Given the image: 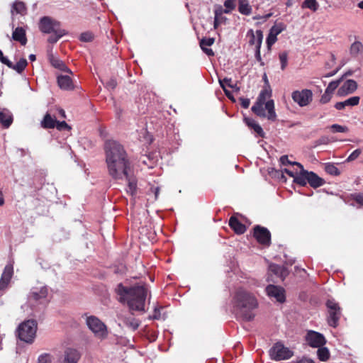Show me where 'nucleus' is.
I'll return each instance as SVG.
<instances>
[{
	"label": "nucleus",
	"mask_w": 363,
	"mask_h": 363,
	"mask_svg": "<svg viewBox=\"0 0 363 363\" xmlns=\"http://www.w3.org/2000/svg\"><path fill=\"white\" fill-rule=\"evenodd\" d=\"M106 162L109 175L115 179H125L130 194L136 190V182L130 177V162L123 147L115 140H108L104 145Z\"/></svg>",
	"instance_id": "1"
},
{
	"label": "nucleus",
	"mask_w": 363,
	"mask_h": 363,
	"mask_svg": "<svg viewBox=\"0 0 363 363\" xmlns=\"http://www.w3.org/2000/svg\"><path fill=\"white\" fill-rule=\"evenodd\" d=\"M116 292L121 303H127L131 311H143L145 310V302L148 289L144 284L125 286L118 284Z\"/></svg>",
	"instance_id": "2"
},
{
	"label": "nucleus",
	"mask_w": 363,
	"mask_h": 363,
	"mask_svg": "<svg viewBox=\"0 0 363 363\" xmlns=\"http://www.w3.org/2000/svg\"><path fill=\"white\" fill-rule=\"evenodd\" d=\"M233 306L245 320L254 318L252 310L257 308V302L255 296L242 289H239L233 297Z\"/></svg>",
	"instance_id": "3"
},
{
	"label": "nucleus",
	"mask_w": 363,
	"mask_h": 363,
	"mask_svg": "<svg viewBox=\"0 0 363 363\" xmlns=\"http://www.w3.org/2000/svg\"><path fill=\"white\" fill-rule=\"evenodd\" d=\"M49 289L47 286H33L30 289L27 298V306L35 309L38 305H45L48 303Z\"/></svg>",
	"instance_id": "4"
},
{
	"label": "nucleus",
	"mask_w": 363,
	"mask_h": 363,
	"mask_svg": "<svg viewBox=\"0 0 363 363\" xmlns=\"http://www.w3.org/2000/svg\"><path fill=\"white\" fill-rule=\"evenodd\" d=\"M37 327V322L35 320H28L21 323L17 330L19 339L28 344L33 343L36 335Z\"/></svg>",
	"instance_id": "5"
},
{
	"label": "nucleus",
	"mask_w": 363,
	"mask_h": 363,
	"mask_svg": "<svg viewBox=\"0 0 363 363\" xmlns=\"http://www.w3.org/2000/svg\"><path fill=\"white\" fill-rule=\"evenodd\" d=\"M86 323L89 329L96 337L103 340L107 337V328L97 317L94 315L87 317Z\"/></svg>",
	"instance_id": "6"
},
{
	"label": "nucleus",
	"mask_w": 363,
	"mask_h": 363,
	"mask_svg": "<svg viewBox=\"0 0 363 363\" xmlns=\"http://www.w3.org/2000/svg\"><path fill=\"white\" fill-rule=\"evenodd\" d=\"M326 306L328 312V323L330 326L336 328L342 315L341 308L334 299H328Z\"/></svg>",
	"instance_id": "7"
},
{
	"label": "nucleus",
	"mask_w": 363,
	"mask_h": 363,
	"mask_svg": "<svg viewBox=\"0 0 363 363\" xmlns=\"http://www.w3.org/2000/svg\"><path fill=\"white\" fill-rule=\"evenodd\" d=\"M269 352L271 359L276 361L289 359L294 354V352L289 348L285 347L281 342L275 343Z\"/></svg>",
	"instance_id": "8"
},
{
	"label": "nucleus",
	"mask_w": 363,
	"mask_h": 363,
	"mask_svg": "<svg viewBox=\"0 0 363 363\" xmlns=\"http://www.w3.org/2000/svg\"><path fill=\"white\" fill-rule=\"evenodd\" d=\"M313 92L308 89L296 90L291 93L293 101L301 107L308 106L313 101Z\"/></svg>",
	"instance_id": "9"
},
{
	"label": "nucleus",
	"mask_w": 363,
	"mask_h": 363,
	"mask_svg": "<svg viewBox=\"0 0 363 363\" xmlns=\"http://www.w3.org/2000/svg\"><path fill=\"white\" fill-rule=\"evenodd\" d=\"M39 29L44 33H59L60 23L48 16H44L40 18L39 22Z\"/></svg>",
	"instance_id": "10"
},
{
	"label": "nucleus",
	"mask_w": 363,
	"mask_h": 363,
	"mask_svg": "<svg viewBox=\"0 0 363 363\" xmlns=\"http://www.w3.org/2000/svg\"><path fill=\"white\" fill-rule=\"evenodd\" d=\"M306 341L311 347H320L323 346L326 340L323 335L320 333L309 330L306 335Z\"/></svg>",
	"instance_id": "11"
},
{
	"label": "nucleus",
	"mask_w": 363,
	"mask_h": 363,
	"mask_svg": "<svg viewBox=\"0 0 363 363\" xmlns=\"http://www.w3.org/2000/svg\"><path fill=\"white\" fill-rule=\"evenodd\" d=\"M254 236L260 244L269 245L270 243L271 235L266 228L259 225L255 226L254 228Z\"/></svg>",
	"instance_id": "12"
},
{
	"label": "nucleus",
	"mask_w": 363,
	"mask_h": 363,
	"mask_svg": "<svg viewBox=\"0 0 363 363\" xmlns=\"http://www.w3.org/2000/svg\"><path fill=\"white\" fill-rule=\"evenodd\" d=\"M13 274V267L12 264H6L0 279V294L6 290L11 281Z\"/></svg>",
	"instance_id": "13"
},
{
	"label": "nucleus",
	"mask_w": 363,
	"mask_h": 363,
	"mask_svg": "<svg viewBox=\"0 0 363 363\" xmlns=\"http://www.w3.org/2000/svg\"><path fill=\"white\" fill-rule=\"evenodd\" d=\"M266 292L270 298H274L279 303L285 301L284 289L278 286L269 285L266 288Z\"/></svg>",
	"instance_id": "14"
},
{
	"label": "nucleus",
	"mask_w": 363,
	"mask_h": 363,
	"mask_svg": "<svg viewBox=\"0 0 363 363\" xmlns=\"http://www.w3.org/2000/svg\"><path fill=\"white\" fill-rule=\"evenodd\" d=\"M246 37L248 38V43L250 45H254L255 49L261 48L263 33L261 30H257L255 32L252 29H250L246 34Z\"/></svg>",
	"instance_id": "15"
},
{
	"label": "nucleus",
	"mask_w": 363,
	"mask_h": 363,
	"mask_svg": "<svg viewBox=\"0 0 363 363\" xmlns=\"http://www.w3.org/2000/svg\"><path fill=\"white\" fill-rule=\"evenodd\" d=\"M357 88V82L353 79H348L338 89L337 95L345 96L353 93Z\"/></svg>",
	"instance_id": "16"
},
{
	"label": "nucleus",
	"mask_w": 363,
	"mask_h": 363,
	"mask_svg": "<svg viewBox=\"0 0 363 363\" xmlns=\"http://www.w3.org/2000/svg\"><path fill=\"white\" fill-rule=\"evenodd\" d=\"M294 164L300 168V172L296 174V177H294V182L303 186H306L308 183V178L307 174H309V172L305 170L301 163L295 162Z\"/></svg>",
	"instance_id": "17"
},
{
	"label": "nucleus",
	"mask_w": 363,
	"mask_h": 363,
	"mask_svg": "<svg viewBox=\"0 0 363 363\" xmlns=\"http://www.w3.org/2000/svg\"><path fill=\"white\" fill-rule=\"evenodd\" d=\"M13 123V115L9 110L0 108V124L5 128H8Z\"/></svg>",
	"instance_id": "18"
},
{
	"label": "nucleus",
	"mask_w": 363,
	"mask_h": 363,
	"mask_svg": "<svg viewBox=\"0 0 363 363\" xmlns=\"http://www.w3.org/2000/svg\"><path fill=\"white\" fill-rule=\"evenodd\" d=\"M224 13L223 9L221 6H218L215 9L213 23V27L215 29H217L220 25L226 23L228 18L223 16Z\"/></svg>",
	"instance_id": "19"
},
{
	"label": "nucleus",
	"mask_w": 363,
	"mask_h": 363,
	"mask_svg": "<svg viewBox=\"0 0 363 363\" xmlns=\"http://www.w3.org/2000/svg\"><path fill=\"white\" fill-rule=\"evenodd\" d=\"M57 84L61 89L72 90L74 89L73 82L68 75L57 76Z\"/></svg>",
	"instance_id": "20"
},
{
	"label": "nucleus",
	"mask_w": 363,
	"mask_h": 363,
	"mask_svg": "<svg viewBox=\"0 0 363 363\" xmlns=\"http://www.w3.org/2000/svg\"><path fill=\"white\" fill-rule=\"evenodd\" d=\"M359 100V96H355L350 97L344 101L337 102L334 106L337 110H343L346 106H355L358 105Z\"/></svg>",
	"instance_id": "21"
},
{
	"label": "nucleus",
	"mask_w": 363,
	"mask_h": 363,
	"mask_svg": "<svg viewBox=\"0 0 363 363\" xmlns=\"http://www.w3.org/2000/svg\"><path fill=\"white\" fill-rule=\"evenodd\" d=\"M229 225L237 234H242L246 230L245 226L234 216L230 218Z\"/></svg>",
	"instance_id": "22"
},
{
	"label": "nucleus",
	"mask_w": 363,
	"mask_h": 363,
	"mask_svg": "<svg viewBox=\"0 0 363 363\" xmlns=\"http://www.w3.org/2000/svg\"><path fill=\"white\" fill-rule=\"evenodd\" d=\"M307 174L308 176V183L313 188H318L324 184L325 181L323 180V179L318 177L313 172H309V174Z\"/></svg>",
	"instance_id": "23"
},
{
	"label": "nucleus",
	"mask_w": 363,
	"mask_h": 363,
	"mask_svg": "<svg viewBox=\"0 0 363 363\" xmlns=\"http://www.w3.org/2000/svg\"><path fill=\"white\" fill-rule=\"evenodd\" d=\"M49 60L54 67L72 74L71 71L66 66L64 62L60 60L58 57L54 56L52 54L49 55Z\"/></svg>",
	"instance_id": "24"
},
{
	"label": "nucleus",
	"mask_w": 363,
	"mask_h": 363,
	"mask_svg": "<svg viewBox=\"0 0 363 363\" xmlns=\"http://www.w3.org/2000/svg\"><path fill=\"white\" fill-rule=\"evenodd\" d=\"M12 38L21 43V45H24L27 43L26 37V31L22 27H17L13 32Z\"/></svg>",
	"instance_id": "25"
},
{
	"label": "nucleus",
	"mask_w": 363,
	"mask_h": 363,
	"mask_svg": "<svg viewBox=\"0 0 363 363\" xmlns=\"http://www.w3.org/2000/svg\"><path fill=\"white\" fill-rule=\"evenodd\" d=\"M265 110L267 111V114L265 116L269 120L275 121L277 118V114L274 111V101L270 99L264 103Z\"/></svg>",
	"instance_id": "26"
},
{
	"label": "nucleus",
	"mask_w": 363,
	"mask_h": 363,
	"mask_svg": "<svg viewBox=\"0 0 363 363\" xmlns=\"http://www.w3.org/2000/svg\"><path fill=\"white\" fill-rule=\"evenodd\" d=\"M79 352L74 349H69L65 354V363H77L79 359Z\"/></svg>",
	"instance_id": "27"
},
{
	"label": "nucleus",
	"mask_w": 363,
	"mask_h": 363,
	"mask_svg": "<svg viewBox=\"0 0 363 363\" xmlns=\"http://www.w3.org/2000/svg\"><path fill=\"white\" fill-rule=\"evenodd\" d=\"M238 11L240 13L249 16L252 13V7L248 0H238Z\"/></svg>",
	"instance_id": "28"
},
{
	"label": "nucleus",
	"mask_w": 363,
	"mask_h": 363,
	"mask_svg": "<svg viewBox=\"0 0 363 363\" xmlns=\"http://www.w3.org/2000/svg\"><path fill=\"white\" fill-rule=\"evenodd\" d=\"M16 11V13L24 15L26 13V7L23 1H16L12 5L11 12Z\"/></svg>",
	"instance_id": "29"
},
{
	"label": "nucleus",
	"mask_w": 363,
	"mask_h": 363,
	"mask_svg": "<svg viewBox=\"0 0 363 363\" xmlns=\"http://www.w3.org/2000/svg\"><path fill=\"white\" fill-rule=\"evenodd\" d=\"M42 126L45 128H53L55 127L56 120L47 113L41 122Z\"/></svg>",
	"instance_id": "30"
},
{
	"label": "nucleus",
	"mask_w": 363,
	"mask_h": 363,
	"mask_svg": "<svg viewBox=\"0 0 363 363\" xmlns=\"http://www.w3.org/2000/svg\"><path fill=\"white\" fill-rule=\"evenodd\" d=\"M317 355L320 361L325 362L330 358V352L327 347L322 346L318 347Z\"/></svg>",
	"instance_id": "31"
},
{
	"label": "nucleus",
	"mask_w": 363,
	"mask_h": 363,
	"mask_svg": "<svg viewBox=\"0 0 363 363\" xmlns=\"http://www.w3.org/2000/svg\"><path fill=\"white\" fill-rule=\"evenodd\" d=\"M269 270L280 277H284L286 274L285 269L282 266L274 264L269 265Z\"/></svg>",
	"instance_id": "32"
},
{
	"label": "nucleus",
	"mask_w": 363,
	"mask_h": 363,
	"mask_svg": "<svg viewBox=\"0 0 363 363\" xmlns=\"http://www.w3.org/2000/svg\"><path fill=\"white\" fill-rule=\"evenodd\" d=\"M264 104V103L257 101L256 104L252 107V111L257 116L264 117L266 114L263 108Z\"/></svg>",
	"instance_id": "33"
},
{
	"label": "nucleus",
	"mask_w": 363,
	"mask_h": 363,
	"mask_svg": "<svg viewBox=\"0 0 363 363\" xmlns=\"http://www.w3.org/2000/svg\"><path fill=\"white\" fill-rule=\"evenodd\" d=\"M319 7V4L316 0H304L302 4V8L309 9L313 11H315L318 10Z\"/></svg>",
	"instance_id": "34"
},
{
	"label": "nucleus",
	"mask_w": 363,
	"mask_h": 363,
	"mask_svg": "<svg viewBox=\"0 0 363 363\" xmlns=\"http://www.w3.org/2000/svg\"><path fill=\"white\" fill-rule=\"evenodd\" d=\"M363 49V45L359 41L354 42L350 47V54L352 55H357Z\"/></svg>",
	"instance_id": "35"
},
{
	"label": "nucleus",
	"mask_w": 363,
	"mask_h": 363,
	"mask_svg": "<svg viewBox=\"0 0 363 363\" xmlns=\"http://www.w3.org/2000/svg\"><path fill=\"white\" fill-rule=\"evenodd\" d=\"M330 131L333 133H347L349 131V128L346 125H342L339 124H333L328 127Z\"/></svg>",
	"instance_id": "36"
},
{
	"label": "nucleus",
	"mask_w": 363,
	"mask_h": 363,
	"mask_svg": "<svg viewBox=\"0 0 363 363\" xmlns=\"http://www.w3.org/2000/svg\"><path fill=\"white\" fill-rule=\"evenodd\" d=\"M325 170L327 173L334 176H337L340 173L337 167L332 163H326L325 164Z\"/></svg>",
	"instance_id": "37"
},
{
	"label": "nucleus",
	"mask_w": 363,
	"mask_h": 363,
	"mask_svg": "<svg viewBox=\"0 0 363 363\" xmlns=\"http://www.w3.org/2000/svg\"><path fill=\"white\" fill-rule=\"evenodd\" d=\"M26 65L27 60L24 58H22L15 65L12 64V67L11 68H13L18 73H21L26 68Z\"/></svg>",
	"instance_id": "38"
},
{
	"label": "nucleus",
	"mask_w": 363,
	"mask_h": 363,
	"mask_svg": "<svg viewBox=\"0 0 363 363\" xmlns=\"http://www.w3.org/2000/svg\"><path fill=\"white\" fill-rule=\"evenodd\" d=\"M60 34L52 33V35L48 38V41L52 44L55 43L60 40V38H61L62 36H64L67 33L64 29H60Z\"/></svg>",
	"instance_id": "39"
},
{
	"label": "nucleus",
	"mask_w": 363,
	"mask_h": 363,
	"mask_svg": "<svg viewBox=\"0 0 363 363\" xmlns=\"http://www.w3.org/2000/svg\"><path fill=\"white\" fill-rule=\"evenodd\" d=\"M270 96H271V90L264 89L262 90V91L260 92V94L258 96V99H257V101L264 104L267 102L266 100L268 98H269Z\"/></svg>",
	"instance_id": "40"
},
{
	"label": "nucleus",
	"mask_w": 363,
	"mask_h": 363,
	"mask_svg": "<svg viewBox=\"0 0 363 363\" xmlns=\"http://www.w3.org/2000/svg\"><path fill=\"white\" fill-rule=\"evenodd\" d=\"M279 58L281 63V69L284 70L288 65V53L285 51L280 52Z\"/></svg>",
	"instance_id": "41"
},
{
	"label": "nucleus",
	"mask_w": 363,
	"mask_h": 363,
	"mask_svg": "<svg viewBox=\"0 0 363 363\" xmlns=\"http://www.w3.org/2000/svg\"><path fill=\"white\" fill-rule=\"evenodd\" d=\"M342 79V77L335 81H332L329 83L328 87L326 88L325 91L333 94L334 91L340 85L341 81Z\"/></svg>",
	"instance_id": "42"
},
{
	"label": "nucleus",
	"mask_w": 363,
	"mask_h": 363,
	"mask_svg": "<svg viewBox=\"0 0 363 363\" xmlns=\"http://www.w3.org/2000/svg\"><path fill=\"white\" fill-rule=\"evenodd\" d=\"M235 0H226L224 2V6L225 9H223L225 13H230L232 10L235 9Z\"/></svg>",
	"instance_id": "43"
},
{
	"label": "nucleus",
	"mask_w": 363,
	"mask_h": 363,
	"mask_svg": "<svg viewBox=\"0 0 363 363\" xmlns=\"http://www.w3.org/2000/svg\"><path fill=\"white\" fill-rule=\"evenodd\" d=\"M333 94L325 90L324 94L321 96L320 99V103L322 104H325L328 103L332 99Z\"/></svg>",
	"instance_id": "44"
},
{
	"label": "nucleus",
	"mask_w": 363,
	"mask_h": 363,
	"mask_svg": "<svg viewBox=\"0 0 363 363\" xmlns=\"http://www.w3.org/2000/svg\"><path fill=\"white\" fill-rule=\"evenodd\" d=\"M215 40L213 38H203L200 41V46L201 48L209 47L212 45L214 43Z\"/></svg>",
	"instance_id": "45"
},
{
	"label": "nucleus",
	"mask_w": 363,
	"mask_h": 363,
	"mask_svg": "<svg viewBox=\"0 0 363 363\" xmlns=\"http://www.w3.org/2000/svg\"><path fill=\"white\" fill-rule=\"evenodd\" d=\"M38 363H51L52 362L51 356L46 353L40 354L38 357Z\"/></svg>",
	"instance_id": "46"
},
{
	"label": "nucleus",
	"mask_w": 363,
	"mask_h": 363,
	"mask_svg": "<svg viewBox=\"0 0 363 363\" xmlns=\"http://www.w3.org/2000/svg\"><path fill=\"white\" fill-rule=\"evenodd\" d=\"M277 40V37L269 33L266 40L267 48L269 50L271 49V47L276 43Z\"/></svg>",
	"instance_id": "47"
},
{
	"label": "nucleus",
	"mask_w": 363,
	"mask_h": 363,
	"mask_svg": "<svg viewBox=\"0 0 363 363\" xmlns=\"http://www.w3.org/2000/svg\"><path fill=\"white\" fill-rule=\"evenodd\" d=\"M283 30V27H282V25H275V26H273L270 30H269V33L274 35H276L277 37V35L279 34H280Z\"/></svg>",
	"instance_id": "48"
},
{
	"label": "nucleus",
	"mask_w": 363,
	"mask_h": 363,
	"mask_svg": "<svg viewBox=\"0 0 363 363\" xmlns=\"http://www.w3.org/2000/svg\"><path fill=\"white\" fill-rule=\"evenodd\" d=\"M79 38L83 42H90L93 40L94 35L90 32H85L81 34Z\"/></svg>",
	"instance_id": "49"
},
{
	"label": "nucleus",
	"mask_w": 363,
	"mask_h": 363,
	"mask_svg": "<svg viewBox=\"0 0 363 363\" xmlns=\"http://www.w3.org/2000/svg\"><path fill=\"white\" fill-rule=\"evenodd\" d=\"M362 150L360 149H356L354 150L347 158V162H352L359 157L361 155Z\"/></svg>",
	"instance_id": "50"
},
{
	"label": "nucleus",
	"mask_w": 363,
	"mask_h": 363,
	"mask_svg": "<svg viewBox=\"0 0 363 363\" xmlns=\"http://www.w3.org/2000/svg\"><path fill=\"white\" fill-rule=\"evenodd\" d=\"M55 127L59 130H62L65 129H70L69 126L67 125V123L65 121L59 122L56 121Z\"/></svg>",
	"instance_id": "51"
},
{
	"label": "nucleus",
	"mask_w": 363,
	"mask_h": 363,
	"mask_svg": "<svg viewBox=\"0 0 363 363\" xmlns=\"http://www.w3.org/2000/svg\"><path fill=\"white\" fill-rule=\"evenodd\" d=\"M254 131L260 137H264V133L262 127L258 123H253Z\"/></svg>",
	"instance_id": "52"
},
{
	"label": "nucleus",
	"mask_w": 363,
	"mask_h": 363,
	"mask_svg": "<svg viewBox=\"0 0 363 363\" xmlns=\"http://www.w3.org/2000/svg\"><path fill=\"white\" fill-rule=\"evenodd\" d=\"M0 61L1 63L7 65L9 67H12V62L6 57L4 56L2 51L0 50Z\"/></svg>",
	"instance_id": "53"
},
{
	"label": "nucleus",
	"mask_w": 363,
	"mask_h": 363,
	"mask_svg": "<svg viewBox=\"0 0 363 363\" xmlns=\"http://www.w3.org/2000/svg\"><path fill=\"white\" fill-rule=\"evenodd\" d=\"M128 325H129L133 330H136L139 326V322L135 319H132L131 320L126 323Z\"/></svg>",
	"instance_id": "54"
},
{
	"label": "nucleus",
	"mask_w": 363,
	"mask_h": 363,
	"mask_svg": "<svg viewBox=\"0 0 363 363\" xmlns=\"http://www.w3.org/2000/svg\"><path fill=\"white\" fill-rule=\"evenodd\" d=\"M280 162H281V164L283 165H286V164L296 165L295 164H294L295 162L289 161L288 159V156H286V155L281 156L280 158Z\"/></svg>",
	"instance_id": "55"
},
{
	"label": "nucleus",
	"mask_w": 363,
	"mask_h": 363,
	"mask_svg": "<svg viewBox=\"0 0 363 363\" xmlns=\"http://www.w3.org/2000/svg\"><path fill=\"white\" fill-rule=\"evenodd\" d=\"M354 199L360 205H363V194H355L353 195Z\"/></svg>",
	"instance_id": "56"
},
{
	"label": "nucleus",
	"mask_w": 363,
	"mask_h": 363,
	"mask_svg": "<svg viewBox=\"0 0 363 363\" xmlns=\"http://www.w3.org/2000/svg\"><path fill=\"white\" fill-rule=\"evenodd\" d=\"M223 81V84L225 86H228L230 88H233V82L231 78H224L223 79H221Z\"/></svg>",
	"instance_id": "57"
},
{
	"label": "nucleus",
	"mask_w": 363,
	"mask_h": 363,
	"mask_svg": "<svg viewBox=\"0 0 363 363\" xmlns=\"http://www.w3.org/2000/svg\"><path fill=\"white\" fill-rule=\"evenodd\" d=\"M219 84H220V86L223 88V91H224V92H225V95H226L229 99H233V96H232V95H231V93H230L228 90H227V89H226V88H225V85L223 84V81H221V79H219Z\"/></svg>",
	"instance_id": "58"
},
{
	"label": "nucleus",
	"mask_w": 363,
	"mask_h": 363,
	"mask_svg": "<svg viewBox=\"0 0 363 363\" xmlns=\"http://www.w3.org/2000/svg\"><path fill=\"white\" fill-rule=\"evenodd\" d=\"M250 101L249 99L240 98V104L242 107L247 108L250 106Z\"/></svg>",
	"instance_id": "59"
},
{
	"label": "nucleus",
	"mask_w": 363,
	"mask_h": 363,
	"mask_svg": "<svg viewBox=\"0 0 363 363\" xmlns=\"http://www.w3.org/2000/svg\"><path fill=\"white\" fill-rule=\"evenodd\" d=\"M116 81L113 79H111L106 82V86L108 89H114L116 86Z\"/></svg>",
	"instance_id": "60"
},
{
	"label": "nucleus",
	"mask_w": 363,
	"mask_h": 363,
	"mask_svg": "<svg viewBox=\"0 0 363 363\" xmlns=\"http://www.w3.org/2000/svg\"><path fill=\"white\" fill-rule=\"evenodd\" d=\"M201 49L208 56H213L214 55V52L212 50V49L208 48L207 47L201 48Z\"/></svg>",
	"instance_id": "61"
},
{
	"label": "nucleus",
	"mask_w": 363,
	"mask_h": 363,
	"mask_svg": "<svg viewBox=\"0 0 363 363\" xmlns=\"http://www.w3.org/2000/svg\"><path fill=\"white\" fill-rule=\"evenodd\" d=\"M260 48H257L255 49V58L259 62H260L262 60Z\"/></svg>",
	"instance_id": "62"
},
{
	"label": "nucleus",
	"mask_w": 363,
	"mask_h": 363,
	"mask_svg": "<svg viewBox=\"0 0 363 363\" xmlns=\"http://www.w3.org/2000/svg\"><path fill=\"white\" fill-rule=\"evenodd\" d=\"M154 319H159L160 318V312L157 309H155L154 314L152 315Z\"/></svg>",
	"instance_id": "63"
},
{
	"label": "nucleus",
	"mask_w": 363,
	"mask_h": 363,
	"mask_svg": "<svg viewBox=\"0 0 363 363\" xmlns=\"http://www.w3.org/2000/svg\"><path fill=\"white\" fill-rule=\"evenodd\" d=\"M296 363H315V362L313 360L309 359H303L297 362Z\"/></svg>",
	"instance_id": "64"
}]
</instances>
